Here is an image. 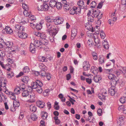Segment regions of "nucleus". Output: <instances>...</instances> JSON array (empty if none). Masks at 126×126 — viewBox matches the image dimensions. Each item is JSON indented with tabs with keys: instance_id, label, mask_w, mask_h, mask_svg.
I'll list each match as a JSON object with an SVG mask.
<instances>
[{
	"instance_id": "4d7b16f0",
	"label": "nucleus",
	"mask_w": 126,
	"mask_h": 126,
	"mask_svg": "<svg viewBox=\"0 0 126 126\" xmlns=\"http://www.w3.org/2000/svg\"><path fill=\"white\" fill-rule=\"evenodd\" d=\"M22 7L25 10H28V7L27 5L25 4H23L22 5Z\"/></svg>"
},
{
	"instance_id": "2eb2a0df",
	"label": "nucleus",
	"mask_w": 126,
	"mask_h": 126,
	"mask_svg": "<svg viewBox=\"0 0 126 126\" xmlns=\"http://www.w3.org/2000/svg\"><path fill=\"white\" fill-rule=\"evenodd\" d=\"M18 36L20 38L24 39L26 38L27 37V34L25 33L18 32Z\"/></svg>"
},
{
	"instance_id": "20e7f679",
	"label": "nucleus",
	"mask_w": 126,
	"mask_h": 126,
	"mask_svg": "<svg viewBox=\"0 0 126 126\" xmlns=\"http://www.w3.org/2000/svg\"><path fill=\"white\" fill-rule=\"evenodd\" d=\"M49 7L48 5L45 3H44L40 7H37V8L39 11H47L49 9Z\"/></svg>"
},
{
	"instance_id": "c03bdc74",
	"label": "nucleus",
	"mask_w": 126,
	"mask_h": 126,
	"mask_svg": "<svg viewBox=\"0 0 126 126\" xmlns=\"http://www.w3.org/2000/svg\"><path fill=\"white\" fill-rule=\"evenodd\" d=\"M94 41L95 43L97 45L99 44L100 43V42L99 40V39L98 37L96 38H94Z\"/></svg>"
},
{
	"instance_id": "a211bd4d",
	"label": "nucleus",
	"mask_w": 126,
	"mask_h": 126,
	"mask_svg": "<svg viewBox=\"0 0 126 126\" xmlns=\"http://www.w3.org/2000/svg\"><path fill=\"white\" fill-rule=\"evenodd\" d=\"M29 20L31 21L32 22H30L31 24H33V26H34L35 24H33L32 23L34 22L35 20H36L35 16H34L32 15V14H31L30 16H29Z\"/></svg>"
},
{
	"instance_id": "a18cd8bd",
	"label": "nucleus",
	"mask_w": 126,
	"mask_h": 126,
	"mask_svg": "<svg viewBox=\"0 0 126 126\" xmlns=\"http://www.w3.org/2000/svg\"><path fill=\"white\" fill-rule=\"evenodd\" d=\"M5 42L3 39L1 37H0V45H1V47H2L4 45Z\"/></svg>"
},
{
	"instance_id": "338daca9",
	"label": "nucleus",
	"mask_w": 126,
	"mask_h": 126,
	"mask_svg": "<svg viewBox=\"0 0 126 126\" xmlns=\"http://www.w3.org/2000/svg\"><path fill=\"white\" fill-rule=\"evenodd\" d=\"M40 126H45V122L44 120H41L40 122Z\"/></svg>"
},
{
	"instance_id": "bb28decb",
	"label": "nucleus",
	"mask_w": 126,
	"mask_h": 126,
	"mask_svg": "<svg viewBox=\"0 0 126 126\" xmlns=\"http://www.w3.org/2000/svg\"><path fill=\"white\" fill-rule=\"evenodd\" d=\"M45 19L47 23H52L53 22V20L51 19V16H48L45 17Z\"/></svg>"
},
{
	"instance_id": "f704fd0d",
	"label": "nucleus",
	"mask_w": 126,
	"mask_h": 126,
	"mask_svg": "<svg viewBox=\"0 0 126 126\" xmlns=\"http://www.w3.org/2000/svg\"><path fill=\"white\" fill-rule=\"evenodd\" d=\"M62 6V4L61 2H58L57 1L56 5V6L58 9H61Z\"/></svg>"
},
{
	"instance_id": "58836bf2",
	"label": "nucleus",
	"mask_w": 126,
	"mask_h": 126,
	"mask_svg": "<svg viewBox=\"0 0 126 126\" xmlns=\"http://www.w3.org/2000/svg\"><path fill=\"white\" fill-rule=\"evenodd\" d=\"M104 58L103 56H102L101 57H100L98 60L99 63L102 64L104 63Z\"/></svg>"
},
{
	"instance_id": "6e6552de",
	"label": "nucleus",
	"mask_w": 126,
	"mask_h": 126,
	"mask_svg": "<svg viewBox=\"0 0 126 126\" xmlns=\"http://www.w3.org/2000/svg\"><path fill=\"white\" fill-rule=\"evenodd\" d=\"M0 82H1L0 83V98L1 97V95H2L1 94H3L2 93H1V91L2 90V89L1 88V87H2L4 88L5 87V89L6 88V87H5L6 86V82L5 81L2 82L1 81Z\"/></svg>"
},
{
	"instance_id": "603ef678",
	"label": "nucleus",
	"mask_w": 126,
	"mask_h": 126,
	"mask_svg": "<svg viewBox=\"0 0 126 126\" xmlns=\"http://www.w3.org/2000/svg\"><path fill=\"white\" fill-rule=\"evenodd\" d=\"M7 61L9 63L7 64L9 65H10L11 64H12L13 63V59L10 58H8L7 59Z\"/></svg>"
},
{
	"instance_id": "b1692460",
	"label": "nucleus",
	"mask_w": 126,
	"mask_h": 126,
	"mask_svg": "<svg viewBox=\"0 0 126 126\" xmlns=\"http://www.w3.org/2000/svg\"><path fill=\"white\" fill-rule=\"evenodd\" d=\"M109 94L112 96L114 95L116 92L115 89H112L111 88H110L109 89Z\"/></svg>"
},
{
	"instance_id": "aec40b11",
	"label": "nucleus",
	"mask_w": 126,
	"mask_h": 126,
	"mask_svg": "<svg viewBox=\"0 0 126 126\" xmlns=\"http://www.w3.org/2000/svg\"><path fill=\"white\" fill-rule=\"evenodd\" d=\"M52 23H46L47 27V30L49 33H51V31L52 30L51 29L52 26Z\"/></svg>"
},
{
	"instance_id": "2f4dec72",
	"label": "nucleus",
	"mask_w": 126,
	"mask_h": 126,
	"mask_svg": "<svg viewBox=\"0 0 126 126\" xmlns=\"http://www.w3.org/2000/svg\"><path fill=\"white\" fill-rule=\"evenodd\" d=\"M101 79V77L95 76L94 77V81L96 82L100 83Z\"/></svg>"
},
{
	"instance_id": "8fccbe9b",
	"label": "nucleus",
	"mask_w": 126,
	"mask_h": 126,
	"mask_svg": "<svg viewBox=\"0 0 126 126\" xmlns=\"http://www.w3.org/2000/svg\"><path fill=\"white\" fill-rule=\"evenodd\" d=\"M5 53L0 54V62H3V57L5 55Z\"/></svg>"
},
{
	"instance_id": "5701e85b",
	"label": "nucleus",
	"mask_w": 126,
	"mask_h": 126,
	"mask_svg": "<svg viewBox=\"0 0 126 126\" xmlns=\"http://www.w3.org/2000/svg\"><path fill=\"white\" fill-rule=\"evenodd\" d=\"M30 110L32 112H35L36 110V108L35 107L34 105H32L29 106Z\"/></svg>"
},
{
	"instance_id": "bf43d9fd",
	"label": "nucleus",
	"mask_w": 126,
	"mask_h": 126,
	"mask_svg": "<svg viewBox=\"0 0 126 126\" xmlns=\"http://www.w3.org/2000/svg\"><path fill=\"white\" fill-rule=\"evenodd\" d=\"M103 33H101L100 34V35L101 38L102 39H104L105 37V34L104 32H103Z\"/></svg>"
},
{
	"instance_id": "774afa93",
	"label": "nucleus",
	"mask_w": 126,
	"mask_h": 126,
	"mask_svg": "<svg viewBox=\"0 0 126 126\" xmlns=\"http://www.w3.org/2000/svg\"><path fill=\"white\" fill-rule=\"evenodd\" d=\"M88 29L92 32H93L94 31L93 27L91 26L89 27V28H88Z\"/></svg>"
},
{
	"instance_id": "e2e57ef3",
	"label": "nucleus",
	"mask_w": 126,
	"mask_h": 126,
	"mask_svg": "<svg viewBox=\"0 0 126 126\" xmlns=\"http://www.w3.org/2000/svg\"><path fill=\"white\" fill-rule=\"evenodd\" d=\"M24 115L23 113H20L18 118L20 120H21L24 117Z\"/></svg>"
},
{
	"instance_id": "dca6fc26",
	"label": "nucleus",
	"mask_w": 126,
	"mask_h": 126,
	"mask_svg": "<svg viewBox=\"0 0 126 126\" xmlns=\"http://www.w3.org/2000/svg\"><path fill=\"white\" fill-rule=\"evenodd\" d=\"M5 31L6 33L8 34H13V31L11 28L8 26H7L5 28Z\"/></svg>"
},
{
	"instance_id": "c9c22d12",
	"label": "nucleus",
	"mask_w": 126,
	"mask_h": 126,
	"mask_svg": "<svg viewBox=\"0 0 126 126\" xmlns=\"http://www.w3.org/2000/svg\"><path fill=\"white\" fill-rule=\"evenodd\" d=\"M31 119L33 121H36L37 119V117L35 114L32 113L31 115Z\"/></svg>"
},
{
	"instance_id": "09e8293b",
	"label": "nucleus",
	"mask_w": 126,
	"mask_h": 126,
	"mask_svg": "<svg viewBox=\"0 0 126 126\" xmlns=\"http://www.w3.org/2000/svg\"><path fill=\"white\" fill-rule=\"evenodd\" d=\"M23 14L24 15L28 17L30 16V14L27 11V10H25L23 12Z\"/></svg>"
},
{
	"instance_id": "4468645a",
	"label": "nucleus",
	"mask_w": 126,
	"mask_h": 126,
	"mask_svg": "<svg viewBox=\"0 0 126 126\" xmlns=\"http://www.w3.org/2000/svg\"><path fill=\"white\" fill-rule=\"evenodd\" d=\"M57 0H51L49 3L50 6L52 8L56 6Z\"/></svg>"
},
{
	"instance_id": "49530a36",
	"label": "nucleus",
	"mask_w": 126,
	"mask_h": 126,
	"mask_svg": "<svg viewBox=\"0 0 126 126\" xmlns=\"http://www.w3.org/2000/svg\"><path fill=\"white\" fill-rule=\"evenodd\" d=\"M97 113L98 115L99 116H101L102 115V111L101 108L98 109L97 111Z\"/></svg>"
},
{
	"instance_id": "6ab92c4d",
	"label": "nucleus",
	"mask_w": 126,
	"mask_h": 126,
	"mask_svg": "<svg viewBox=\"0 0 126 126\" xmlns=\"http://www.w3.org/2000/svg\"><path fill=\"white\" fill-rule=\"evenodd\" d=\"M78 5L81 9L84 8V7L85 5L84 2L83 0H80L78 2Z\"/></svg>"
},
{
	"instance_id": "0e129e2a",
	"label": "nucleus",
	"mask_w": 126,
	"mask_h": 126,
	"mask_svg": "<svg viewBox=\"0 0 126 126\" xmlns=\"http://www.w3.org/2000/svg\"><path fill=\"white\" fill-rule=\"evenodd\" d=\"M86 82L89 84H90L92 82L91 79H89L88 78H86Z\"/></svg>"
},
{
	"instance_id": "864d4df0",
	"label": "nucleus",
	"mask_w": 126,
	"mask_h": 126,
	"mask_svg": "<svg viewBox=\"0 0 126 126\" xmlns=\"http://www.w3.org/2000/svg\"><path fill=\"white\" fill-rule=\"evenodd\" d=\"M104 2V1H102L101 2H100L98 6H97V9L99 8V9H100L101 8L102 6L103 5V3Z\"/></svg>"
},
{
	"instance_id": "c756f323",
	"label": "nucleus",
	"mask_w": 126,
	"mask_h": 126,
	"mask_svg": "<svg viewBox=\"0 0 126 126\" xmlns=\"http://www.w3.org/2000/svg\"><path fill=\"white\" fill-rule=\"evenodd\" d=\"M20 103L19 101H17L15 100L13 101V107L15 108L16 109V107H18L20 105Z\"/></svg>"
},
{
	"instance_id": "3c124183",
	"label": "nucleus",
	"mask_w": 126,
	"mask_h": 126,
	"mask_svg": "<svg viewBox=\"0 0 126 126\" xmlns=\"http://www.w3.org/2000/svg\"><path fill=\"white\" fill-rule=\"evenodd\" d=\"M23 71L25 73L28 72L30 71V69L29 67L28 66L24 67L23 70Z\"/></svg>"
},
{
	"instance_id": "ddd939ff",
	"label": "nucleus",
	"mask_w": 126,
	"mask_h": 126,
	"mask_svg": "<svg viewBox=\"0 0 126 126\" xmlns=\"http://www.w3.org/2000/svg\"><path fill=\"white\" fill-rule=\"evenodd\" d=\"M124 118L122 117H120L117 121V124L118 125L122 126L124 124Z\"/></svg>"
},
{
	"instance_id": "ea45409f",
	"label": "nucleus",
	"mask_w": 126,
	"mask_h": 126,
	"mask_svg": "<svg viewBox=\"0 0 126 126\" xmlns=\"http://www.w3.org/2000/svg\"><path fill=\"white\" fill-rule=\"evenodd\" d=\"M96 5V3L95 1H93L91 3L90 6L91 8H94L95 7Z\"/></svg>"
},
{
	"instance_id": "7c9ffc66",
	"label": "nucleus",
	"mask_w": 126,
	"mask_h": 126,
	"mask_svg": "<svg viewBox=\"0 0 126 126\" xmlns=\"http://www.w3.org/2000/svg\"><path fill=\"white\" fill-rule=\"evenodd\" d=\"M75 9L76 10V14L78 15H79L81 11V9L80 7H75Z\"/></svg>"
},
{
	"instance_id": "f8f14e48",
	"label": "nucleus",
	"mask_w": 126,
	"mask_h": 126,
	"mask_svg": "<svg viewBox=\"0 0 126 126\" xmlns=\"http://www.w3.org/2000/svg\"><path fill=\"white\" fill-rule=\"evenodd\" d=\"M21 80L23 83L27 84L29 81V78L27 76H24L21 77Z\"/></svg>"
},
{
	"instance_id": "9b49d317",
	"label": "nucleus",
	"mask_w": 126,
	"mask_h": 126,
	"mask_svg": "<svg viewBox=\"0 0 126 126\" xmlns=\"http://www.w3.org/2000/svg\"><path fill=\"white\" fill-rule=\"evenodd\" d=\"M77 32V30L76 29L74 28L72 29L71 31V39H74L75 37Z\"/></svg>"
},
{
	"instance_id": "5fc2aeb1",
	"label": "nucleus",
	"mask_w": 126,
	"mask_h": 126,
	"mask_svg": "<svg viewBox=\"0 0 126 126\" xmlns=\"http://www.w3.org/2000/svg\"><path fill=\"white\" fill-rule=\"evenodd\" d=\"M98 97L99 98L101 99L102 101H104L106 99L105 96L104 95H103L102 96H99Z\"/></svg>"
},
{
	"instance_id": "1a4fd4ad",
	"label": "nucleus",
	"mask_w": 126,
	"mask_h": 126,
	"mask_svg": "<svg viewBox=\"0 0 126 126\" xmlns=\"http://www.w3.org/2000/svg\"><path fill=\"white\" fill-rule=\"evenodd\" d=\"M23 92L22 93V96L23 97H26L27 96H28L29 97H30V99H31L33 96H32L31 95H29V91H28L27 90H24L23 91Z\"/></svg>"
},
{
	"instance_id": "a19ab883",
	"label": "nucleus",
	"mask_w": 126,
	"mask_h": 126,
	"mask_svg": "<svg viewBox=\"0 0 126 126\" xmlns=\"http://www.w3.org/2000/svg\"><path fill=\"white\" fill-rule=\"evenodd\" d=\"M121 3L123 7H124V9H125L126 8V0H121Z\"/></svg>"
},
{
	"instance_id": "4c0bfd02",
	"label": "nucleus",
	"mask_w": 126,
	"mask_h": 126,
	"mask_svg": "<svg viewBox=\"0 0 126 126\" xmlns=\"http://www.w3.org/2000/svg\"><path fill=\"white\" fill-rule=\"evenodd\" d=\"M39 67L41 70V71H46L47 70V67L44 65H40Z\"/></svg>"
},
{
	"instance_id": "a878e982",
	"label": "nucleus",
	"mask_w": 126,
	"mask_h": 126,
	"mask_svg": "<svg viewBox=\"0 0 126 126\" xmlns=\"http://www.w3.org/2000/svg\"><path fill=\"white\" fill-rule=\"evenodd\" d=\"M19 87H18L20 90L22 91L25 90V89L26 86L24 84L20 83L19 84Z\"/></svg>"
},
{
	"instance_id": "69168bd1",
	"label": "nucleus",
	"mask_w": 126,
	"mask_h": 126,
	"mask_svg": "<svg viewBox=\"0 0 126 126\" xmlns=\"http://www.w3.org/2000/svg\"><path fill=\"white\" fill-rule=\"evenodd\" d=\"M108 22L110 25H112L114 24L113 22L111 19H109L108 20Z\"/></svg>"
},
{
	"instance_id": "13d9d810",
	"label": "nucleus",
	"mask_w": 126,
	"mask_h": 126,
	"mask_svg": "<svg viewBox=\"0 0 126 126\" xmlns=\"http://www.w3.org/2000/svg\"><path fill=\"white\" fill-rule=\"evenodd\" d=\"M45 77H47V79L48 80H49L51 78V75L49 73H47Z\"/></svg>"
},
{
	"instance_id": "680f3d73",
	"label": "nucleus",
	"mask_w": 126,
	"mask_h": 126,
	"mask_svg": "<svg viewBox=\"0 0 126 126\" xmlns=\"http://www.w3.org/2000/svg\"><path fill=\"white\" fill-rule=\"evenodd\" d=\"M10 98L11 99H12L14 100H16V96L15 94H13L12 95L10 96Z\"/></svg>"
},
{
	"instance_id": "7ed1b4c3",
	"label": "nucleus",
	"mask_w": 126,
	"mask_h": 126,
	"mask_svg": "<svg viewBox=\"0 0 126 126\" xmlns=\"http://www.w3.org/2000/svg\"><path fill=\"white\" fill-rule=\"evenodd\" d=\"M92 15L94 17L97 18L98 19L101 18L103 16V14L100 13V11L98 9L93 11Z\"/></svg>"
},
{
	"instance_id": "f257e3e1",
	"label": "nucleus",
	"mask_w": 126,
	"mask_h": 126,
	"mask_svg": "<svg viewBox=\"0 0 126 126\" xmlns=\"http://www.w3.org/2000/svg\"><path fill=\"white\" fill-rule=\"evenodd\" d=\"M43 84L41 81L37 80L36 81L32 82L31 83V86H28V88H30V90L36 89V91L39 94H41L43 91L42 87Z\"/></svg>"
},
{
	"instance_id": "37998d69",
	"label": "nucleus",
	"mask_w": 126,
	"mask_h": 126,
	"mask_svg": "<svg viewBox=\"0 0 126 126\" xmlns=\"http://www.w3.org/2000/svg\"><path fill=\"white\" fill-rule=\"evenodd\" d=\"M94 17L93 15L89 16L88 17V21H90L91 22H93L94 21Z\"/></svg>"
},
{
	"instance_id": "412c9836",
	"label": "nucleus",
	"mask_w": 126,
	"mask_h": 126,
	"mask_svg": "<svg viewBox=\"0 0 126 126\" xmlns=\"http://www.w3.org/2000/svg\"><path fill=\"white\" fill-rule=\"evenodd\" d=\"M45 58L46 59V60L48 59L50 61H54L55 60V58H54L53 57L51 56L49 54L46 55V56L45 57Z\"/></svg>"
},
{
	"instance_id": "f03ea898",
	"label": "nucleus",
	"mask_w": 126,
	"mask_h": 126,
	"mask_svg": "<svg viewBox=\"0 0 126 126\" xmlns=\"http://www.w3.org/2000/svg\"><path fill=\"white\" fill-rule=\"evenodd\" d=\"M41 42L37 40H34V44H31L30 47V50L32 53H34L35 51V47H40L41 46Z\"/></svg>"
},
{
	"instance_id": "cd10ccee",
	"label": "nucleus",
	"mask_w": 126,
	"mask_h": 126,
	"mask_svg": "<svg viewBox=\"0 0 126 126\" xmlns=\"http://www.w3.org/2000/svg\"><path fill=\"white\" fill-rule=\"evenodd\" d=\"M13 44V43L11 42L8 41L6 43H5L4 45L6 46V48L7 47L10 48L12 46Z\"/></svg>"
},
{
	"instance_id": "423d86ee",
	"label": "nucleus",
	"mask_w": 126,
	"mask_h": 126,
	"mask_svg": "<svg viewBox=\"0 0 126 126\" xmlns=\"http://www.w3.org/2000/svg\"><path fill=\"white\" fill-rule=\"evenodd\" d=\"M36 104L37 106L40 108H43L45 106V103L42 101L39 100L37 101Z\"/></svg>"
},
{
	"instance_id": "39448f33",
	"label": "nucleus",
	"mask_w": 126,
	"mask_h": 126,
	"mask_svg": "<svg viewBox=\"0 0 126 126\" xmlns=\"http://www.w3.org/2000/svg\"><path fill=\"white\" fill-rule=\"evenodd\" d=\"M64 21L63 19L61 17H56L54 19L53 22L56 25H58L62 24Z\"/></svg>"
},
{
	"instance_id": "c85d7f7f",
	"label": "nucleus",
	"mask_w": 126,
	"mask_h": 126,
	"mask_svg": "<svg viewBox=\"0 0 126 126\" xmlns=\"http://www.w3.org/2000/svg\"><path fill=\"white\" fill-rule=\"evenodd\" d=\"M38 60L39 61L43 62H47V60H46L45 58V57L43 56L39 57Z\"/></svg>"
},
{
	"instance_id": "6e6d98bb",
	"label": "nucleus",
	"mask_w": 126,
	"mask_h": 126,
	"mask_svg": "<svg viewBox=\"0 0 126 126\" xmlns=\"http://www.w3.org/2000/svg\"><path fill=\"white\" fill-rule=\"evenodd\" d=\"M121 70H120L118 71H115L114 72V73L117 76H119L120 74V73L122 72V71H121Z\"/></svg>"
},
{
	"instance_id": "473e14b6",
	"label": "nucleus",
	"mask_w": 126,
	"mask_h": 126,
	"mask_svg": "<svg viewBox=\"0 0 126 126\" xmlns=\"http://www.w3.org/2000/svg\"><path fill=\"white\" fill-rule=\"evenodd\" d=\"M115 76L114 75V74H110L108 76L109 79L110 80H111L112 81H113L115 79Z\"/></svg>"
},
{
	"instance_id": "4be33fe9",
	"label": "nucleus",
	"mask_w": 126,
	"mask_h": 126,
	"mask_svg": "<svg viewBox=\"0 0 126 126\" xmlns=\"http://www.w3.org/2000/svg\"><path fill=\"white\" fill-rule=\"evenodd\" d=\"M43 22H40L38 24L37 23L35 27L36 29L37 30H40L42 28V25L43 24Z\"/></svg>"
},
{
	"instance_id": "79ce46f5",
	"label": "nucleus",
	"mask_w": 126,
	"mask_h": 126,
	"mask_svg": "<svg viewBox=\"0 0 126 126\" xmlns=\"http://www.w3.org/2000/svg\"><path fill=\"white\" fill-rule=\"evenodd\" d=\"M120 102L122 103H124L126 102V98L124 96L120 98Z\"/></svg>"
},
{
	"instance_id": "393cba45",
	"label": "nucleus",
	"mask_w": 126,
	"mask_h": 126,
	"mask_svg": "<svg viewBox=\"0 0 126 126\" xmlns=\"http://www.w3.org/2000/svg\"><path fill=\"white\" fill-rule=\"evenodd\" d=\"M37 35L38 36L40 37L41 40H43V39L46 38L47 37L45 34L44 33L38 32V34H37Z\"/></svg>"
},
{
	"instance_id": "052dcab7",
	"label": "nucleus",
	"mask_w": 126,
	"mask_h": 126,
	"mask_svg": "<svg viewBox=\"0 0 126 126\" xmlns=\"http://www.w3.org/2000/svg\"><path fill=\"white\" fill-rule=\"evenodd\" d=\"M7 64L6 65H5L4 66V69H5L6 70L8 71H10L11 70V68H10L8 67V65Z\"/></svg>"
},
{
	"instance_id": "9d476101",
	"label": "nucleus",
	"mask_w": 126,
	"mask_h": 126,
	"mask_svg": "<svg viewBox=\"0 0 126 126\" xmlns=\"http://www.w3.org/2000/svg\"><path fill=\"white\" fill-rule=\"evenodd\" d=\"M75 6H73L72 8H65V9H66L67 11L70 10L69 13L71 15H73L75 14H76V10L75 9Z\"/></svg>"
},
{
	"instance_id": "de8ad7c7",
	"label": "nucleus",
	"mask_w": 126,
	"mask_h": 126,
	"mask_svg": "<svg viewBox=\"0 0 126 126\" xmlns=\"http://www.w3.org/2000/svg\"><path fill=\"white\" fill-rule=\"evenodd\" d=\"M49 91L48 90H45L43 92V94L45 96H47L49 94Z\"/></svg>"
},
{
	"instance_id": "e433bc0d",
	"label": "nucleus",
	"mask_w": 126,
	"mask_h": 126,
	"mask_svg": "<svg viewBox=\"0 0 126 126\" xmlns=\"http://www.w3.org/2000/svg\"><path fill=\"white\" fill-rule=\"evenodd\" d=\"M18 87L15 88L14 90V94H18L20 93V91Z\"/></svg>"
},
{
	"instance_id": "0eeeda50",
	"label": "nucleus",
	"mask_w": 126,
	"mask_h": 126,
	"mask_svg": "<svg viewBox=\"0 0 126 126\" xmlns=\"http://www.w3.org/2000/svg\"><path fill=\"white\" fill-rule=\"evenodd\" d=\"M90 67V65L88 62H84L83 63V70L86 71L89 70Z\"/></svg>"
},
{
	"instance_id": "f3484780",
	"label": "nucleus",
	"mask_w": 126,
	"mask_h": 126,
	"mask_svg": "<svg viewBox=\"0 0 126 126\" xmlns=\"http://www.w3.org/2000/svg\"><path fill=\"white\" fill-rule=\"evenodd\" d=\"M103 45L104 47L106 49H108L109 47V45L106 40H103Z\"/></svg>"
},
{
	"instance_id": "72a5a7b5",
	"label": "nucleus",
	"mask_w": 126,
	"mask_h": 126,
	"mask_svg": "<svg viewBox=\"0 0 126 126\" xmlns=\"http://www.w3.org/2000/svg\"><path fill=\"white\" fill-rule=\"evenodd\" d=\"M45 71H41L40 72V75L42 77L44 78L45 77L47 74L45 72Z\"/></svg>"
}]
</instances>
